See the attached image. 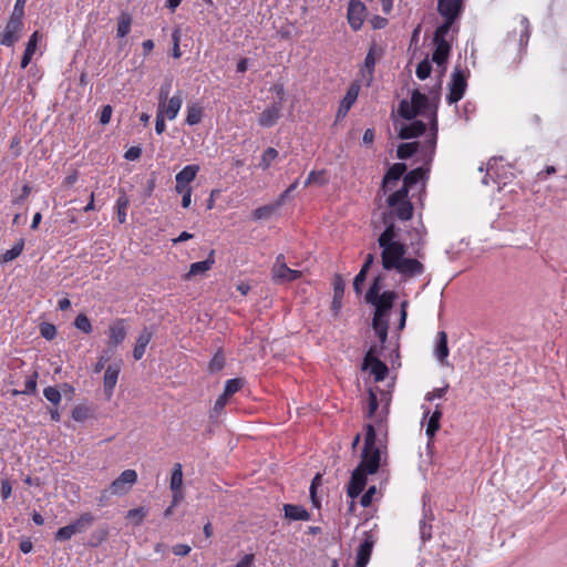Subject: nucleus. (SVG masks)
I'll return each instance as SVG.
<instances>
[{
  "label": "nucleus",
  "mask_w": 567,
  "mask_h": 567,
  "mask_svg": "<svg viewBox=\"0 0 567 567\" xmlns=\"http://www.w3.org/2000/svg\"><path fill=\"white\" fill-rule=\"evenodd\" d=\"M22 27V21L10 18L4 31L0 34V43L6 47L13 45L20 38Z\"/></svg>",
  "instance_id": "9b49d317"
},
{
  "label": "nucleus",
  "mask_w": 567,
  "mask_h": 567,
  "mask_svg": "<svg viewBox=\"0 0 567 567\" xmlns=\"http://www.w3.org/2000/svg\"><path fill=\"white\" fill-rule=\"evenodd\" d=\"M379 410V402L377 394L370 390L369 396H368V410H367V416L369 419H374L377 423H381L383 419L385 417L388 411L382 410L381 412Z\"/></svg>",
  "instance_id": "4be33fe9"
},
{
  "label": "nucleus",
  "mask_w": 567,
  "mask_h": 567,
  "mask_svg": "<svg viewBox=\"0 0 567 567\" xmlns=\"http://www.w3.org/2000/svg\"><path fill=\"white\" fill-rule=\"evenodd\" d=\"M153 338V331L148 328H144L137 339L133 350V357L135 360H141L145 353L146 347Z\"/></svg>",
  "instance_id": "6ab92c4d"
},
{
  "label": "nucleus",
  "mask_w": 567,
  "mask_h": 567,
  "mask_svg": "<svg viewBox=\"0 0 567 567\" xmlns=\"http://www.w3.org/2000/svg\"><path fill=\"white\" fill-rule=\"evenodd\" d=\"M383 281H384L383 275H379L374 278L372 285L370 286V288L365 295L367 302L373 301L377 298V296L380 295V291L383 286Z\"/></svg>",
  "instance_id": "ea45409f"
},
{
  "label": "nucleus",
  "mask_w": 567,
  "mask_h": 567,
  "mask_svg": "<svg viewBox=\"0 0 567 567\" xmlns=\"http://www.w3.org/2000/svg\"><path fill=\"white\" fill-rule=\"evenodd\" d=\"M377 488L375 486H371L369 487V489L362 495L361 499H360V504L363 506V507H368L371 502H372V497L375 493Z\"/></svg>",
  "instance_id": "69168bd1"
},
{
  "label": "nucleus",
  "mask_w": 567,
  "mask_h": 567,
  "mask_svg": "<svg viewBox=\"0 0 567 567\" xmlns=\"http://www.w3.org/2000/svg\"><path fill=\"white\" fill-rule=\"evenodd\" d=\"M375 440L377 434L374 425L368 424L361 462L358 467L364 470L369 474L377 473L380 466L381 453L379 447L375 445Z\"/></svg>",
  "instance_id": "39448f33"
},
{
  "label": "nucleus",
  "mask_w": 567,
  "mask_h": 567,
  "mask_svg": "<svg viewBox=\"0 0 567 567\" xmlns=\"http://www.w3.org/2000/svg\"><path fill=\"white\" fill-rule=\"evenodd\" d=\"M299 184V181H295L280 196L279 198L275 202V204L272 206H264V207H259L255 210V213H258V214H261V213H270V210H275V209H278L282 202L289 196V194L296 189V187L298 186Z\"/></svg>",
  "instance_id": "2f4dec72"
},
{
  "label": "nucleus",
  "mask_w": 567,
  "mask_h": 567,
  "mask_svg": "<svg viewBox=\"0 0 567 567\" xmlns=\"http://www.w3.org/2000/svg\"><path fill=\"white\" fill-rule=\"evenodd\" d=\"M27 0H17L14 4L13 12L11 13L10 18L22 21V18L24 16V4Z\"/></svg>",
  "instance_id": "052dcab7"
},
{
  "label": "nucleus",
  "mask_w": 567,
  "mask_h": 567,
  "mask_svg": "<svg viewBox=\"0 0 567 567\" xmlns=\"http://www.w3.org/2000/svg\"><path fill=\"white\" fill-rule=\"evenodd\" d=\"M444 19H445L444 23H443V24H441V25L436 29V31H435V33H434V39H433V41H434V42L446 41V40H445V35L449 33V31H450V29H451L452 24H453V23H454V21L456 20V19H454V18H444Z\"/></svg>",
  "instance_id": "79ce46f5"
},
{
  "label": "nucleus",
  "mask_w": 567,
  "mask_h": 567,
  "mask_svg": "<svg viewBox=\"0 0 567 567\" xmlns=\"http://www.w3.org/2000/svg\"><path fill=\"white\" fill-rule=\"evenodd\" d=\"M381 224L385 228L379 238L389 234L391 238L389 243L405 244L404 240L409 239L413 244L420 241L425 234L421 215H378V219L372 220L374 230Z\"/></svg>",
  "instance_id": "f03ea898"
},
{
  "label": "nucleus",
  "mask_w": 567,
  "mask_h": 567,
  "mask_svg": "<svg viewBox=\"0 0 567 567\" xmlns=\"http://www.w3.org/2000/svg\"><path fill=\"white\" fill-rule=\"evenodd\" d=\"M344 292V281L340 275H337L333 280V296L336 299L342 298Z\"/></svg>",
  "instance_id": "bf43d9fd"
},
{
  "label": "nucleus",
  "mask_w": 567,
  "mask_h": 567,
  "mask_svg": "<svg viewBox=\"0 0 567 567\" xmlns=\"http://www.w3.org/2000/svg\"><path fill=\"white\" fill-rule=\"evenodd\" d=\"M364 368H370L371 373L375 377L377 381H382L388 374V367L378 359L377 347L373 346L369 349L364 357Z\"/></svg>",
  "instance_id": "1a4fd4ad"
},
{
  "label": "nucleus",
  "mask_w": 567,
  "mask_h": 567,
  "mask_svg": "<svg viewBox=\"0 0 567 567\" xmlns=\"http://www.w3.org/2000/svg\"><path fill=\"white\" fill-rule=\"evenodd\" d=\"M302 272L300 270L291 269L285 261L282 254L278 255L271 268V277L276 284H287L300 278Z\"/></svg>",
  "instance_id": "0eeeda50"
},
{
  "label": "nucleus",
  "mask_w": 567,
  "mask_h": 567,
  "mask_svg": "<svg viewBox=\"0 0 567 567\" xmlns=\"http://www.w3.org/2000/svg\"><path fill=\"white\" fill-rule=\"evenodd\" d=\"M127 331L124 324V320L120 319L115 321L109 330L110 344L112 347H117L121 344L126 338Z\"/></svg>",
  "instance_id": "aec40b11"
},
{
  "label": "nucleus",
  "mask_w": 567,
  "mask_h": 567,
  "mask_svg": "<svg viewBox=\"0 0 567 567\" xmlns=\"http://www.w3.org/2000/svg\"><path fill=\"white\" fill-rule=\"evenodd\" d=\"M198 171L199 167L197 165L185 166L175 177L176 190L183 193L186 188H189L188 185L195 179Z\"/></svg>",
  "instance_id": "4468645a"
},
{
  "label": "nucleus",
  "mask_w": 567,
  "mask_h": 567,
  "mask_svg": "<svg viewBox=\"0 0 567 567\" xmlns=\"http://www.w3.org/2000/svg\"><path fill=\"white\" fill-rule=\"evenodd\" d=\"M141 154H142V150H141V147H138V146H132V147H130V148L125 152L124 157H125V159H127V161H135V159L140 158Z\"/></svg>",
  "instance_id": "338daca9"
},
{
  "label": "nucleus",
  "mask_w": 567,
  "mask_h": 567,
  "mask_svg": "<svg viewBox=\"0 0 567 567\" xmlns=\"http://www.w3.org/2000/svg\"><path fill=\"white\" fill-rule=\"evenodd\" d=\"M367 274L363 271H359V274L354 277L353 280V289L357 293H361L362 291V285L365 281Z\"/></svg>",
  "instance_id": "0e129e2a"
},
{
  "label": "nucleus",
  "mask_w": 567,
  "mask_h": 567,
  "mask_svg": "<svg viewBox=\"0 0 567 567\" xmlns=\"http://www.w3.org/2000/svg\"><path fill=\"white\" fill-rule=\"evenodd\" d=\"M417 146V142L400 144L396 151V156L400 159H406L416 153Z\"/></svg>",
  "instance_id": "a19ab883"
},
{
  "label": "nucleus",
  "mask_w": 567,
  "mask_h": 567,
  "mask_svg": "<svg viewBox=\"0 0 567 567\" xmlns=\"http://www.w3.org/2000/svg\"><path fill=\"white\" fill-rule=\"evenodd\" d=\"M169 91H171V81H166L159 87V91H158V107H157V110L163 111L164 103L169 100V97H168Z\"/></svg>",
  "instance_id": "864d4df0"
},
{
  "label": "nucleus",
  "mask_w": 567,
  "mask_h": 567,
  "mask_svg": "<svg viewBox=\"0 0 567 567\" xmlns=\"http://www.w3.org/2000/svg\"><path fill=\"white\" fill-rule=\"evenodd\" d=\"M183 485V468L181 463H175L172 471L169 488L172 491L182 489Z\"/></svg>",
  "instance_id": "58836bf2"
},
{
  "label": "nucleus",
  "mask_w": 567,
  "mask_h": 567,
  "mask_svg": "<svg viewBox=\"0 0 567 567\" xmlns=\"http://www.w3.org/2000/svg\"><path fill=\"white\" fill-rule=\"evenodd\" d=\"M374 542L372 537H367L359 546L357 553V567H365L369 563Z\"/></svg>",
  "instance_id": "5701e85b"
},
{
  "label": "nucleus",
  "mask_w": 567,
  "mask_h": 567,
  "mask_svg": "<svg viewBox=\"0 0 567 567\" xmlns=\"http://www.w3.org/2000/svg\"><path fill=\"white\" fill-rule=\"evenodd\" d=\"M436 105L432 106L429 97L417 90H414L411 94V101L402 100L399 105V113L405 120H412L417 115H430L432 120V126L434 132L430 138L424 143L422 152L427 157V162L432 161L436 145Z\"/></svg>",
  "instance_id": "20e7f679"
},
{
  "label": "nucleus",
  "mask_w": 567,
  "mask_h": 567,
  "mask_svg": "<svg viewBox=\"0 0 567 567\" xmlns=\"http://www.w3.org/2000/svg\"><path fill=\"white\" fill-rule=\"evenodd\" d=\"M146 515H147V512L144 507H137V508L130 509L127 512L126 517L128 519L133 520L134 524L138 526L142 524V522L144 520Z\"/></svg>",
  "instance_id": "de8ad7c7"
},
{
  "label": "nucleus",
  "mask_w": 567,
  "mask_h": 567,
  "mask_svg": "<svg viewBox=\"0 0 567 567\" xmlns=\"http://www.w3.org/2000/svg\"><path fill=\"white\" fill-rule=\"evenodd\" d=\"M365 6L359 0H351L348 7V21L351 28L359 30L364 21Z\"/></svg>",
  "instance_id": "f8f14e48"
},
{
  "label": "nucleus",
  "mask_w": 567,
  "mask_h": 567,
  "mask_svg": "<svg viewBox=\"0 0 567 567\" xmlns=\"http://www.w3.org/2000/svg\"><path fill=\"white\" fill-rule=\"evenodd\" d=\"M137 482V473L134 470H125L121 475L114 480L111 485V493L113 495L122 496L127 494L133 485Z\"/></svg>",
  "instance_id": "6e6552de"
},
{
  "label": "nucleus",
  "mask_w": 567,
  "mask_h": 567,
  "mask_svg": "<svg viewBox=\"0 0 567 567\" xmlns=\"http://www.w3.org/2000/svg\"><path fill=\"white\" fill-rule=\"evenodd\" d=\"M243 384L244 381L239 378L227 380L223 392L231 396L241 389Z\"/></svg>",
  "instance_id": "49530a36"
},
{
  "label": "nucleus",
  "mask_w": 567,
  "mask_h": 567,
  "mask_svg": "<svg viewBox=\"0 0 567 567\" xmlns=\"http://www.w3.org/2000/svg\"><path fill=\"white\" fill-rule=\"evenodd\" d=\"M367 474L364 470L357 467L351 475V480L348 485V496L353 501L355 497H358L361 492L363 491L365 484H367Z\"/></svg>",
  "instance_id": "ddd939ff"
},
{
  "label": "nucleus",
  "mask_w": 567,
  "mask_h": 567,
  "mask_svg": "<svg viewBox=\"0 0 567 567\" xmlns=\"http://www.w3.org/2000/svg\"><path fill=\"white\" fill-rule=\"evenodd\" d=\"M132 17L127 12H122L117 18L116 35L118 38L126 37L131 31Z\"/></svg>",
  "instance_id": "72a5a7b5"
},
{
  "label": "nucleus",
  "mask_w": 567,
  "mask_h": 567,
  "mask_svg": "<svg viewBox=\"0 0 567 567\" xmlns=\"http://www.w3.org/2000/svg\"><path fill=\"white\" fill-rule=\"evenodd\" d=\"M203 117V109L194 103L187 106L186 124L193 126L200 123Z\"/></svg>",
  "instance_id": "f704fd0d"
},
{
  "label": "nucleus",
  "mask_w": 567,
  "mask_h": 567,
  "mask_svg": "<svg viewBox=\"0 0 567 567\" xmlns=\"http://www.w3.org/2000/svg\"><path fill=\"white\" fill-rule=\"evenodd\" d=\"M434 354L442 364L446 362V358L449 355V347L447 334L444 331H440L437 333Z\"/></svg>",
  "instance_id": "cd10ccee"
},
{
  "label": "nucleus",
  "mask_w": 567,
  "mask_h": 567,
  "mask_svg": "<svg viewBox=\"0 0 567 567\" xmlns=\"http://www.w3.org/2000/svg\"><path fill=\"white\" fill-rule=\"evenodd\" d=\"M74 326L76 329H79L80 331H82L84 333H90L92 331V324H91L87 316L83 315V313L79 315L75 318Z\"/></svg>",
  "instance_id": "3c124183"
},
{
  "label": "nucleus",
  "mask_w": 567,
  "mask_h": 567,
  "mask_svg": "<svg viewBox=\"0 0 567 567\" xmlns=\"http://www.w3.org/2000/svg\"><path fill=\"white\" fill-rule=\"evenodd\" d=\"M284 511L285 517L289 520H309L310 518L307 509L300 505L286 504Z\"/></svg>",
  "instance_id": "bb28decb"
},
{
  "label": "nucleus",
  "mask_w": 567,
  "mask_h": 567,
  "mask_svg": "<svg viewBox=\"0 0 567 567\" xmlns=\"http://www.w3.org/2000/svg\"><path fill=\"white\" fill-rule=\"evenodd\" d=\"M431 70H432L431 63L429 62L427 59H425L417 64L416 76L420 80H425L426 78L430 76Z\"/></svg>",
  "instance_id": "5fc2aeb1"
},
{
  "label": "nucleus",
  "mask_w": 567,
  "mask_h": 567,
  "mask_svg": "<svg viewBox=\"0 0 567 567\" xmlns=\"http://www.w3.org/2000/svg\"><path fill=\"white\" fill-rule=\"evenodd\" d=\"M467 86V72L462 70L460 66H455L451 74V82L449 84L450 92L446 96L447 103L453 104L458 102Z\"/></svg>",
  "instance_id": "423d86ee"
},
{
  "label": "nucleus",
  "mask_w": 567,
  "mask_h": 567,
  "mask_svg": "<svg viewBox=\"0 0 567 567\" xmlns=\"http://www.w3.org/2000/svg\"><path fill=\"white\" fill-rule=\"evenodd\" d=\"M278 156V152L277 150H275L274 147H268L264 153H262V156H261V159H260V163H259V166L262 168V169H267L272 161Z\"/></svg>",
  "instance_id": "a18cd8bd"
},
{
  "label": "nucleus",
  "mask_w": 567,
  "mask_h": 567,
  "mask_svg": "<svg viewBox=\"0 0 567 567\" xmlns=\"http://www.w3.org/2000/svg\"><path fill=\"white\" fill-rule=\"evenodd\" d=\"M444 19H445L444 23H443V24H441V25L436 29V31H435V33H434V39H433V41H434V42L446 41V40H445V35L449 33V31H450V29H451L452 24H453V23H454V21L456 20V19H454V18H444Z\"/></svg>",
  "instance_id": "37998d69"
},
{
  "label": "nucleus",
  "mask_w": 567,
  "mask_h": 567,
  "mask_svg": "<svg viewBox=\"0 0 567 567\" xmlns=\"http://www.w3.org/2000/svg\"><path fill=\"white\" fill-rule=\"evenodd\" d=\"M120 371H121V367L118 363L109 365L107 369L105 370L103 385H104V392L107 398H111V395L113 394L114 388H115L117 379H118Z\"/></svg>",
  "instance_id": "a211bd4d"
},
{
  "label": "nucleus",
  "mask_w": 567,
  "mask_h": 567,
  "mask_svg": "<svg viewBox=\"0 0 567 567\" xmlns=\"http://www.w3.org/2000/svg\"><path fill=\"white\" fill-rule=\"evenodd\" d=\"M326 183H327V179H326V176H324V172H315L313 171V172H311L309 174V176L305 181L303 185H305V187H307L309 185H312V184L322 186Z\"/></svg>",
  "instance_id": "09e8293b"
},
{
  "label": "nucleus",
  "mask_w": 567,
  "mask_h": 567,
  "mask_svg": "<svg viewBox=\"0 0 567 567\" xmlns=\"http://www.w3.org/2000/svg\"><path fill=\"white\" fill-rule=\"evenodd\" d=\"M94 520V516L91 513L82 514L75 522L71 523V527L74 535L85 532Z\"/></svg>",
  "instance_id": "7c9ffc66"
},
{
  "label": "nucleus",
  "mask_w": 567,
  "mask_h": 567,
  "mask_svg": "<svg viewBox=\"0 0 567 567\" xmlns=\"http://www.w3.org/2000/svg\"><path fill=\"white\" fill-rule=\"evenodd\" d=\"M389 234L378 238L381 251V262L384 270H396L405 278L416 277L424 272V266L414 258H405L406 244L389 243Z\"/></svg>",
  "instance_id": "7ed1b4c3"
},
{
  "label": "nucleus",
  "mask_w": 567,
  "mask_h": 567,
  "mask_svg": "<svg viewBox=\"0 0 567 567\" xmlns=\"http://www.w3.org/2000/svg\"><path fill=\"white\" fill-rule=\"evenodd\" d=\"M281 106L279 103H275L264 110L258 118V123L262 127L274 126L280 117Z\"/></svg>",
  "instance_id": "dca6fc26"
},
{
  "label": "nucleus",
  "mask_w": 567,
  "mask_h": 567,
  "mask_svg": "<svg viewBox=\"0 0 567 567\" xmlns=\"http://www.w3.org/2000/svg\"><path fill=\"white\" fill-rule=\"evenodd\" d=\"M358 94H359V87L358 86L352 85V86L349 87L346 96L341 101V104H340V107H339V111H338V116H341V115L344 116L348 113V111L351 109V106L357 101Z\"/></svg>",
  "instance_id": "c85d7f7f"
},
{
  "label": "nucleus",
  "mask_w": 567,
  "mask_h": 567,
  "mask_svg": "<svg viewBox=\"0 0 567 567\" xmlns=\"http://www.w3.org/2000/svg\"><path fill=\"white\" fill-rule=\"evenodd\" d=\"M89 416V409L85 406H75L72 411V417L73 420L78 422H82L86 420Z\"/></svg>",
  "instance_id": "680f3d73"
},
{
  "label": "nucleus",
  "mask_w": 567,
  "mask_h": 567,
  "mask_svg": "<svg viewBox=\"0 0 567 567\" xmlns=\"http://www.w3.org/2000/svg\"><path fill=\"white\" fill-rule=\"evenodd\" d=\"M225 367V357L221 351H217L215 355L212 358L208 364V370L210 373H216L220 371Z\"/></svg>",
  "instance_id": "c03bdc74"
},
{
  "label": "nucleus",
  "mask_w": 567,
  "mask_h": 567,
  "mask_svg": "<svg viewBox=\"0 0 567 567\" xmlns=\"http://www.w3.org/2000/svg\"><path fill=\"white\" fill-rule=\"evenodd\" d=\"M396 298L394 291H384L378 295L377 298L370 303L375 306L373 318L386 319L388 311L393 307V301Z\"/></svg>",
  "instance_id": "9d476101"
},
{
  "label": "nucleus",
  "mask_w": 567,
  "mask_h": 567,
  "mask_svg": "<svg viewBox=\"0 0 567 567\" xmlns=\"http://www.w3.org/2000/svg\"><path fill=\"white\" fill-rule=\"evenodd\" d=\"M426 130V125L422 121H414L410 124L403 125L400 128L399 136L402 140H409L422 135Z\"/></svg>",
  "instance_id": "b1692460"
},
{
  "label": "nucleus",
  "mask_w": 567,
  "mask_h": 567,
  "mask_svg": "<svg viewBox=\"0 0 567 567\" xmlns=\"http://www.w3.org/2000/svg\"><path fill=\"white\" fill-rule=\"evenodd\" d=\"M442 417V411L440 410L439 405L436 406L435 411L432 413L427 421L426 425V435L429 437H433L436 433V431L440 429V420Z\"/></svg>",
  "instance_id": "4c0bfd02"
},
{
  "label": "nucleus",
  "mask_w": 567,
  "mask_h": 567,
  "mask_svg": "<svg viewBox=\"0 0 567 567\" xmlns=\"http://www.w3.org/2000/svg\"><path fill=\"white\" fill-rule=\"evenodd\" d=\"M255 561V555L254 554H246L235 567H252Z\"/></svg>",
  "instance_id": "774afa93"
},
{
  "label": "nucleus",
  "mask_w": 567,
  "mask_h": 567,
  "mask_svg": "<svg viewBox=\"0 0 567 567\" xmlns=\"http://www.w3.org/2000/svg\"><path fill=\"white\" fill-rule=\"evenodd\" d=\"M437 10L444 18L457 19L462 10V0H439Z\"/></svg>",
  "instance_id": "f3484780"
},
{
  "label": "nucleus",
  "mask_w": 567,
  "mask_h": 567,
  "mask_svg": "<svg viewBox=\"0 0 567 567\" xmlns=\"http://www.w3.org/2000/svg\"><path fill=\"white\" fill-rule=\"evenodd\" d=\"M23 248L24 240L21 238L16 243V245L11 249L7 250L1 255V262L7 264L17 259L22 254Z\"/></svg>",
  "instance_id": "e433bc0d"
},
{
  "label": "nucleus",
  "mask_w": 567,
  "mask_h": 567,
  "mask_svg": "<svg viewBox=\"0 0 567 567\" xmlns=\"http://www.w3.org/2000/svg\"><path fill=\"white\" fill-rule=\"evenodd\" d=\"M40 333L47 340H52L56 336V328L52 323L44 322L40 326Z\"/></svg>",
  "instance_id": "13d9d810"
},
{
  "label": "nucleus",
  "mask_w": 567,
  "mask_h": 567,
  "mask_svg": "<svg viewBox=\"0 0 567 567\" xmlns=\"http://www.w3.org/2000/svg\"><path fill=\"white\" fill-rule=\"evenodd\" d=\"M229 398L230 396H228L224 392L217 398V400L215 401V404L212 409V417L218 416L223 412L225 405L228 403Z\"/></svg>",
  "instance_id": "603ef678"
},
{
  "label": "nucleus",
  "mask_w": 567,
  "mask_h": 567,
  "mask_svg": "<svg viewBox=\"0 0 567 567\" xmlns=\"http://www.w3.org/2000/svg\"><path fill=\"white\" fill-rule=\"evenodd\" d=\"M94 520V516L91 513L82 514L75 522L71 523V527L74 535L85 532Z\"/></svg>",
  "instance_id": "c756f323"
},
{
  "label": "nucleus",
  "mask_w": 567,
  "mask_h": 567,
  "mask_svg": "<svg viewBox=\"0 0 567 567\" xmlns=\"http://www.w3.org/2000/svg\"><path fill=\"white\" fill-rule=\"evenodd\" d=\"M214 255L215 251L210 250L207 259L203 261L193 262L189 267V271L184 276V279L190 280L193 277L204 275L205 272L210 270L213 265L215 264Z\"/></svg>",
  "instance_id": "2eb2a0df"
},
{
  "label": "nucleus",
  "mask_w": 567,
  "mask_h": 567,
  "mask_svg": "<svg viewBox=\"0 0 567 567\" xmlns=\"http://www.w3.org/2000/svg\"><path fill=\"white\" fill-rule=\"evenodd\" d=\"M405 171V164L395 163L383 177L381 190L386 195V203L392 209L391 213H413L419 208L413 198L424 190V178L427 169L423 167L412 169L404 176L401 188L392 190L394 184L400 181Z\"/></svg>",
  "instance_id": "f257e3e1"
},
{
  "label": "nucleus",
  "mask_w": 567,
  "mask_h": 567,
  "mask_svg": "<svg viewBox=\"0 0 567 567\" xmlns=\"http://www.w3.org/2000/svg\"><path fill=\"white\" fill-rule=\"evenodd\" d=\"M44 398L54 405H58L61 402V393L55 386H47L43 390Z\"/></svg>",
  "instance_id": "8fccbe9b"
},
{
  "label": "nucleus",
  "mask_w": 567,
  "mask_h": 567,
  "mask_svg": "<svg viewBox=\"0 0 567 567\" xmlns=\"http://www.w3.org/2000/svg\"><path fill=\"white\" fill-rule=\"evenodd\" d=\"M435 50L432 54V61L439 66H443L450 55L451 45L447 41L434 42Z\"/></svg>",
  "instance_id": "a878e982"
},
{
  "label": "nucleus",
  "mask_w": 567,
  "mask_h": 567,
  "mask_svg": "<svg viewBox=\"0 0 567 567\" xmlns=\"http://www.w3.org/2000/svg\"><path fill=\"white\" fill-rule=\"evenodd\" d=\"M372 327L381 342V346L386 341L389 322L388 319L373 318Z\"/></svg>",
  "instance_id": "c9c22d12"
},
{
  "label": "nucleus",
  "mask_w": 567,
  "mask_h": 567,
  "mask_svg": "<svg viewBox=\"0 0 567 567\" xmlns=\"http://www.w3.org/2000/svg\"><path fill=\"white\" fill-rule=\"evenodd\" d=\"M37 41H38V32L35 31L29 39L24 53L21 59V68L25 69L28 64L30 63L35 49H37Z\"/></svg>",
  "instance_id": "473e14b6"
},
{
  "label": "nucleus",
  "mask_w": 567,
  "mask_h": 567,
  "mask_svg": "<svg viewBox=\"0 0 567 567\" xmlns=\"http://www.w3.org/2000/svg\"><path fill=\"white\" fill-rule=\"evenodd\" d=\"M165 117L166 116L163 115V111L157 110L155 122V131L157 134H162L166 130Z\"/></svg>",
  "instance_id": "e2e57ef3"
},
{
  "label": "nucleus",
  "mask_w": 567,
  "mask_h": 567,
  "mask_svg": "<svg viewBox=\"0 0 567 567\" xmlns=\"http://www.w3.org/2000/svg\"><path fill=\"white\" fill-rule=\"evenodd\" d=\"M37 380H38V372L34 371L24 383V389L21 390V393L24 394H33L37 390Z\"/></svg>",
  "instance_id": "6e6d98bb"
},
{
  "label": "nucleus",
  "mask_w": 567,
  "mask_h": 567,
  "mask_svg": "<svg viewBox=\"0 0 567 567\" xmlns=\"http://www.w3.org/2000/svg\"><path fill=\"white\" fill-rule=\"evenodd\" d=\"M182 92L177 91L175 95L169 97V100L164 103L163 115L166 116L168 120H174L182 107Z\"/></svg>",
  "instance_id": "412c9836"
},
{
  "label": "nucleus",
  "mask_w": 567,
  "mask_h": 567,
  "mask_svg": "<svg viewBox=\"0 0 567 567\" xmlns=\"http://www.w3.org/2000/svg\"><path fill=\"white\" fill-rule=\"evenodd\" d=\"M375 50H377L375 45L370 48V50L364 59V66L361 70L362 76H363V79L367 80L368 84H370L373 81V72H374V66H375V62H377Z\"/></svg>",
  "instance_id": "393cba45"
},
{
  "label": "nucleus",
  "mask_w": 567,
  "mask_h": 567,
  "mask_svg": "<svg viewBox=\"0 0 567 567\" xmlns=\"http://www.w3.org/2000/svg\"><path fill=\"white\" fill-rule=\"evenodd\" d=\"M73 536H74V532H73L71 525L69 524V525L61 527L56 530V533L54 535V539L58 542H63V540L71 539Z\"/></svg>",
  "instance_id": "4d7b16f0"
}]
</instances>
